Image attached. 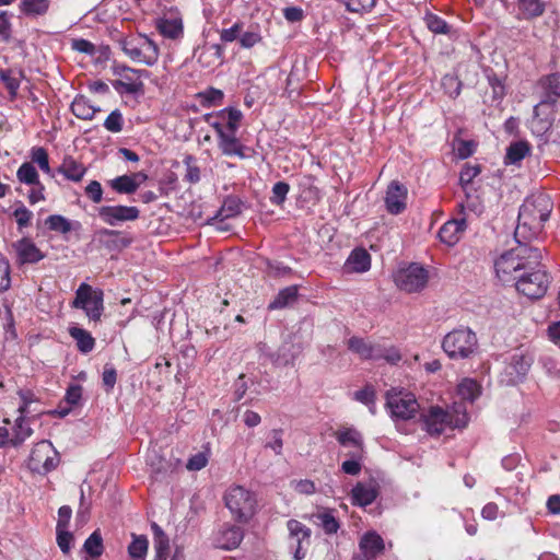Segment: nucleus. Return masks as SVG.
<instances>
[{"instance_id":"nucleus-38","label":"nucleus","mask_w":560,"mask_h":560,"mask_svg":"<svg viewBox=\"0 0 560 560\" xmlns=\"http://www.w3.org/2000/svg\"><path fill=\"white\" fill-rule=\"evenodd\" d=\"M148 547L149 541L144 535L132 534V541L128 546V553L133 560H144Z\"/></svg>"},{"instance_id":"nucleus-61","label":"nucleus","mask_w":560,"mask_h":560,"mask_svg":"<svg viewBox=\"0 0 560 560\" xmlns=\"http://www.w3.org/2000/svg\"><path fill=\"white\" fill-rule=\"evenodd\" d=\"M72 534L67 529H57V542L63 553H68L71 548Z\"/></svg>"},{"instance_id":"nucleus-9","label":"nucleus","mask_w":560,"mask_h":560,"mask_svg":"<svg viewBox=\"0 0 560 560\" xmlns=\"http://www.w3.org/2000/svg\"><path fill=\"white\" fill-rule=\"evenodd\" d=\"M386 407L395 420H409L420 409V405L413 394L396 389H392L386 394Z\"/></svg>"},{"instance_id":"nucleus-22","label":"nucleus","mask_w":560,"mask_h":560,"mask_svg":"<svg viewBox=\"0 0 560 560\" xmlns=\"http://www.w3.org/2000/svg\"><path fill=\"white\" fill-rule=\"evenodd\" d=\"M218 147L223 155L237 156L238 159L246 158L245 145L236 137V133L231 131L222 133L221 137L218 138Z\"/></svg>"},{"instance_id":"nucleus-5","label":"nucleus","mask_w":560,"mask_h":560,"mask_svg":"<svg viewBox=\"0 0 560 560\" xmlns=\"http://www.w3.org/2000/svg\"><path fill=\"white\" fill-rule=\"evenodd\" d=\"M442 347L451 359H467L476 352L478 339L469 328L454 329L444 337Z\"/></svg>"},{"instance_id":"nucleus-55","label":"nucleus","mask_w":560,"mask_h":560,"mask_svg":"<svg viewBox=\"0 0 560 560\" xmlns=\"http://www.w3.org/2000/svg\"><path fill=\"white\" fill-rule=\"evenodd\" d=\"M238 39H240V45L243 48L248 49V48L254 47L258 43H260L262 37L259 32L249 31V32H244V33L242 32Z\"/></svg>"},{"instance_id":"nucleus-62","label":"nucleus","mask_w":560,"mask_h":560,"mask_svg":"<svg viewBox=\"0 0 560 560\" xmlns=\"http://www.w3.org/2000/svg\"><path fill=\"white\" fill-rule=\"evenodd\" d=\"M160 535L154 538V548L156 551V556L159 559H162L165 557V553L168 549V539L165 536V534L162 532V529H159Z\"/></svg>"},{"instance_id":"nucleus-16","label":"nucleus","mask_w":560,"mask_h":560,"mask_svg":"<svg viewBox=\"0 0 560 560\" xmlns=\"http://www.w3.org/2000/svg\"><path fill=\"white\" fill-rule=\"evenodd\" d=\"M287 527L290 538L296 544L294 559L301 560L305 557L306 547L310 545L311 529L296 520H290Z\"/></svg>"},{"instance_id":"nucleus-44","label":"nucleus","mask_w":560,"mask_h":560,"mask_svg":"<svg viewBox=\"0 0 560 560\" xmlns=\"http://www.w3.org/2000/svg\"><path fill=\"white\" fill-rule=\"evenodd\" d=\"M83 548L91 557H100L103 553V538L98 532H94L85 540Z\"/></svg>"},{"instance_id":"nucleus-26","label":"nucleus","mask_w":560,"mask_h":560,"mask_svg":"<svg viewBox=\"0 0 560 560\" xmlns=\"http://www.w3.org/2000/svg\"><path fill=\"white\" fill-rule=\"evenodd\" d=\"M377 497V489L372 483L358 482L351 491V501L354 505L366 506Z\"/></svg>"},{"instance_id":"nucleus-3","label":"nucleus","mask_w":560,"mask_h":560,"mask_svg":"<svg viewBox=\"0 0 560 560\" xmlns=\"http://www.w3.org/2000/svg\"><path fill=\"white\" fill-rule=\"evenodd\" d=\"M420 420L430 435H440L448 429L465 428L469 418L463 404H454L451 409L431 406L421 413Z\"/></svg>"},{"instance_id":"nucleus-6","label":"nucleus","mask_w":560,"mask_h":560,"mask_svg":"<svg viewBox=\"0 0 560 560\" xmlns=\"http://www.w3.org/2000/svg\"><path fill=\"white\" fill-rule=\"evenodd\" d=\"M224 501L233 517L240 522H247L255 514L257 500L254 493L242 486L228 489Z\"/></svg>"},{"instance_id":"nucleus-13","label":"nucleus","mask_w":560,"mask_h":560,"mask_svg":"<svg viewBox=\"0 0 560 560\" xmlns=\"http://www.w3.org/2000/svg\"><path fill=\"white\" fill-rule=\"evenodd\" d=\"M139 209L133 206H102L98 209L101 220L110 226L121 222L135 221L139 218Z\"/></svg>"},{"instance_id":"nucleus-43","label":"nucleus","mask_w":560,"mask_h":560,"mask_svg":"<svg viewBox=\"0 0 560 560\" xmlns=\"http://www.w3.org/2000/svg\"><path fill=\"white\" fill-rule=\"evenodd\" d=\"M46 225L49 230L56 231L62 234H67L72 230V223L60 214H52L46 219Z\"/></svg>"},{"instance_id":"nucleus-42","label":"nucleus","mask_w":560,"mask_h":560,"mask_svg":"<svg viewBox=\"0 0 560 560\" xmlns=\"http://www.w3.org/2000/svg\"><path fill=\"white\" fill-rule=\"evenodd\" d=\"M33 431L32 429L25 423L23 417H19L16 419V423L14 427V434L12 439L10 440V443L13 446H18L22 444L27 438L32 435Z\"/></svg>"},{"instance_id":"nucleus-15","label":"nucleus","mask_w":560,"mask_h":560,"mask_svg":"<svg viewBox=\"0 0 560 560\" xmlns=\"http://www.w3.org/2000/svg\"><path fill=\"white\" fill-rule=\"evenodd\" d=\"M407 188L397 180H393L387 189L385 195V206L386 210L390 214H399L405 211L407 207Z\"/></svg>"},{"instance_id":"nucleus-33","label":"nucleus","mask_w":560,"mask_h":560,"mask_svg":"<svg viewBox=\"0 0 560 560\" xmlns=\"http://www.w3.org/2000/svg\"><path fill=\"white\" fill-rule=\"evenodd\" d=\"M348 267L355 272H364L371 266V258L365 249H354L347 260Z\"/></svg>"},{"instance_id":"nucleus-31","label":"nucleus","mask_w":560,"mask_h":560,"mask_svg":"<svg viewBox=\"0 0 560 560\" xmlns=\"http://www.w3.org/2000/svg\"><path fill=\"white\" fill-rule=\"evenodd\" d=\"M50 5V0H21L20 11L26 16L36 18L45 15Z\"/></svg>"},{"instance_id":"nucleus-19","label":"nucleus","mask_w":560,"mask_h":560,"mask_svg":"<svg viewBox=\"0 0 560 560\" xmlns=\"http://www.w3.org/2000/svg\"><path fill=\"white\" fill-rule=\"evenodd\" d=\"M243 539V530L236 525H224L218 530L214 544L218 548L231 550L238 547Z\"/></svg>"},{"instance_id":"nucleus-51","label":"nucleus","mask_w":560,"mask_h":560,"mask_svg":"<svg viewBox=\"0 0 560 560\" xmlns=\"http://www.w3.org/2000/svg\"><path fill=\"white\" fill-rule=\"evenodd\" d=\"M290 190V186L285 182H278L272 187V197L270 198L271 202L275 205H282L287 198V195Z\"/></svg>"},{"instance_id":"nucleus-63","label":"nucleus","mask_w":560,"mask_h":560,"mask_svg":"<svg viewBox=\"0 0 560 560\" xmlns=\"http://www.w3.org/2000/svg\"><path fill=\"white\" fill-rule=\"evenodd\" d=\"M207 463V456L203 453H197L188 459L186 468L188 470H200L206 467Z\"/></svg>"},{"instance_id":"nucleus-12","label":"nucleus","mask_w":560,"mask_h":560,"mask_svg":"<svg viewBox=\"0 0 560 560\" xmlns=\"http://www.w3.org/2000/svg\"><path fill=\"white\" fill-rule=\"evenodd\" d=\"M115 74L118 77L113 82L114 89L119 93L138 94L143 92V70H136L129 67H117Z\"/></svg>"},{"instance_id":"nucleus-52","label":"nucleus","mask_w":560,"mask_h":560,"mask_svg":"<svg viewBox=\"0 0 560 560\" xmlns=\"http://www.w3.org/2000/svg\"><path fill=\"white\" fill-rule=\"evenodd\" d=\"M199 97L205 105H217L223 100V92L214 88H209L206 91L200 92Z\"/></svg>"},{"instance_id":"nucleus-32","label":"nucleus","mask_w":560,"mask_h":560,"mask_svg":"<svg viewBox=\"0 0 560 560\" xmlns=\"http://www.w3.org/2000/svg\"><path fill=\"white\" fill-rule=\"evenodd\" d=\"M69 334L77 341L78 349L81 352L88 353L93 350L95 340L88 330L79 327H71L69 329Z\"/></svg>"},{"instance_id":"nucleus-50","label":"nucleus","mask_w":560,"mask_h":560,"mask_svg":"<svg viewBox=\"0 0 560 560\" xmlns=\"http://www.w3.org/2000/svg\"><path fill=\"white\" fill-rule=\"evenodd\" d=\"M376 0H346V8L350 12L365 13L371 11L375 5Z\"/></svg>"},{"instance_id":"nucleus-10","label":"nucleus","mask_w":560,"mask_h":560,"mask_svg":"<svg viewBox=\"0 0 560 560\" xmlns=\"http://www.w3.org/2000/svg\"><path fill=\"white\" fill-rule=\"evenodd\" d=\"M59 454L49 441H40L33 447L27 467L33 472L45 475L57 467Z\"/></svg>"},{"instance_id":"nucleus-37","label":"nucleus","mask_w":560,"mask_h":560,"mask_svg":"<svg viewBox=\"0 0 560 560\" xmlns=\"http://www.w3.org/2000/svg\"><path fill=\"white\" fill-rule=\"evenodd\" d=\"M298 298V287L290 285L281 290L275 300L269 304L271 310L283 308L293 303Z\"/></svg>"},{"instance_id":"nucleus-35","label":"nucleus","mask_w":560,"mask_h":560,"mask_svg":"<svg viewBox=\"0 0 560 560\" xmlns=\"http://www.w3.org/2000/svg\"><path fill=\"white\" fill-rule=\"evenodd\" d=\"M517 8L523 19H532L544 13L545 2L542 0H518Z\"/></svg>"},{"instance_id":"nucleus-36","label":"nucleus","mask_w":560,"mask_h":560,"mask_svg":"<svg viewBox=\"0 0 560 560\" xmlns=\"http://www.w3.org/2000/svg\"><path fill=\"white\" fill-rule=\"evenodd\" d=\"M241 212V206L237 199L228 198L224 200L218 213L211 219V224L217 221H224L225 219L234 218Z\"/></svg>"},{"instance_id":"nucleus-48","label":"nucleus","mask_w":560,"mask_h":560,"mask_svg":"<svg viewBox=\"0 0 560 560\" xmlns=\"http://www.w3.org/2000/svg\"><path fill=\"white\" fill-rule=\"evenodd\" d=\"M32 161L36 163L39 168L46 174H50L51 170L49 166V160L47 151L44 148H33L31 154Z\"/></svg>"},{"instance_id":"nucleus-53","label":"nucleus","mask_w":560,"mask_h":560,"mask_svg":"<svg viewBox=\"0 0 560 560\" xmlns=\"http://www.w3.org/2000/svg\"><path fill=\"white\" fill-rule=\"evenodd\" d=\"M0 79L4 83L5 88L10 92L12 96L16 95V92L20 88V81L18 78L12 75V72L10 70H1L0 71Z\"/></svg>"},{"instance_id":"nucleus-54","label":"nucleus","mask_w":560,"mask_h":560,"mask_svg":"<svg viewBox=\"0 0 560 560\" xmlns=\"http://www.w3.org/2000/svg\"><path fill=\"white\" fill-rule=\"evenodd\" d=\"M243 31V23H235L229 28H223L220 31V39L224 43H232L235 39L240 38V35Z\"/></svg>"},{"instance_id":"nucleus-29","label":"nucleus","mask_w":560,"mask_h":560,"mask_svg":"<svg viewBox=\"0 0 560 560\" xmlns=\"http://www.w3.org/2000/svg\"><path fill=\"white\" fill-rule=\"evenodd\" d=\"M160 33L167 38L176 39L183 34V23L179 18H162L156 22Z\"/></svg>"},{"instance_id":"nucleus-18","label":"nucleus","mask_w":560,"mask_h":560,"mask_svg":"<svg viewBox=\"0 0 560 560\" xmlns=\"http://www.w3.org/2000/svg\"><path fill=\"white\" fill-rule=\"evenodd\" d=\"M148 179L143 172L118 176L109 182V186L118 194H133Z\"/></svg>"},{"instance_id":"nucleus-14","label":"nucleus","mask_w":560,"mask_h":560,"mask_svg":"<svg viewBox=\"0 0 560 560\" xmlns=\"http://www.w3.org/2000/svg\"><path fill=\"white\" fill-rule=\"evenodd\" d=\"M338 443L349 451L346 456L359 457L364 455V442L362 434L354 428H341L334 433Z\"/></svg>"},{"instance_id":"nucleus-47","label":"nucleus","mask_w":560,"mask_h":560,"mask_svg":"<svg viewBox=\"0 0 560 560\" xmlns=\"http://www.w3.org/2000/svg\"><path fill=\"white\" fill-rule=\"evenodd\" d=\"M124 118L122 114L119 109L113 110L104 121V127L106 130L117 133L122 130Z\"/></svg>"},{"instance_id":"nucleus-17","label":"nucleus","mask_w":560,"mask_h":560,"mask_svg":"<svg viewBox=\"0 0 560 560\" xmlns=\"http://www.w3.org/2000/svg\"><path fill=\"white\" fill-rule=\"evenodd\" d=\"M96 240L101 247L109 252H119L128 247L131 240L122 232L109 229H102L96 232Z\"/></svg>"},{"instance_id":"nucleus-49","label":"nucleus","mask_w":560,"mask_h":560,"mask_svg":"<svg viewBox=\"0 0 560 560\" xmlns=\"http://www.w3.org/2000/svg\"><path fill=\"white\" fill-rule=\"evenodd\" d=\"M349 459L345 460L341 464V470L350 476H358L362 469V460L364 455H360L359 457L348 456Z\"/></svg>"},{"instance_id":"nucleus-59","label":"nucleus","mask_w":560,"mask_h":560,"mask_svg":"<svg viewBox=\"0 0 560 560\" xmlns=\"http://www.w3.org/2000/svg\"><path fill=\"white\" fill-rule=\"evenodd\" d=\"M185 164H186V175H185V178L189 183H197V182H199V179H200V170L195 164L194 159L191 156H187L185 159Z\"/></svg>"},{"instance_id":"nucleus-2","label":"nucleus","mask_w":560,"mask_h":560,"mask_svg":"<svg viewBox=\"0 0 560 560\" xmlns=\"http://www.w3.org/2000/svg\"><path fill=\"white\" fill-rule=\"evenodd\" d=\"M517 242L521 243L520 238ZM541 258L540 249L520 244L517 247L503 253L495 260L497 276L502 282L516 280L517 276L524 270L537 268Z\"/></svg>"},{"instance_id":"nucleus-64","label":"nucleus","mask_w":560,"mask_h":560,"mask_svg":"<svg viewBox=\"0 0 560 560\" xmlns=\"http://www.w3.org/2000/svg\"><path fill=\"white\" fill-rule=\"evenodd\" d=\"M546 88L551 94L560 96V73L547 77Z\"/></svg>"},{"instance_id":"nucleus-27","label":"nucleus","mask_w":560,"mask_h":560,"mask_svg":"<svg viewBox=\"0 0 560 560\" xmlns=\"http://www.w3.org/2000/svg\"><path fill=\"white\" fill-rule=\"evenodd\" d=\"M348 348L352 352L359 354L363 360H377L380 359L378 347L366 342L359 337H352L348 340Z\"/></svg>"},{"instance_id":"nucleus-1","label":"nucleus","mask_w":560,"mask_h":560,"mask_svg":"<svg viewBox=\"0 0 560 560\" xmlns=\"http://www.w3.org/2000/svg\"><path fill=\"white\" fill-rule=\"evenodd\" d=\"M552 203L547 195L539 194L528 197L518 212V224L515 229V238H530L540 233L544 223L548 221Z\"/></svg>"},{"instance_id":"nucleus-60","label":"nucleus","mask_w":560,"mask_h":560,"mask_svg":"<svg viewBox=\"0 0 560 560\" xmlns=\"http://www.w3.org/2000/svg\"><path fill=\"white\" fill-rule=\"evenodd\" d=\"M13 215L20 228L27 226L33 217L32 212L23 205L14 210Z\"/></svg>"},{"instance_id":"nucleus-24","label":"nucleus","mask_w":560,"mask_h":560,"mask_svg":"<svg viewBox=\"0 0 560 560\" xmlns=\"http://www.w3.org/2000/svg\"><path fill=\"white\" fill-rule=\"evenodd\" d=\"M550 112L551 106L548 102H541L534 107V117L530 125L535 132L541 135L551 127L553 118L549 117Z\"/></svg>"},{"instance_id":"nucleus-30","label":"nucleus","mask_w":560,"mask_h":560,"mask_svg":"<svg viewBox=\"0 0 560 560\" xmlns=\"http://www.w3.org/2000/svg\"><path fill=\"white\" fill-rule=\"evenodd\" d=\"M71 110L75 117L90 120L100 108H95L85 96L79 95L73 100Z\"/></svg>"},{"instance_id":"nucleus-56","label":"nucleus","mask_w":560,"mask_h":560,"mask_svg":"<svg viewBox=\"0 0 560 560\" xmlns=\"http://www.w3.org/2000/svg\"><path fill=\"white\" fill-rule=\"evenodd\" d=\"M10 264L8 259L0 255V291H5L10 288Z\"/></svg>"},{"instance_id":"nucleus-21","label":"nucleus","mask_w":560,"mask_h":560,"mask_svg":"<svg viewBox=\"0 0 560 560\" xmlns=\"http://www.w3.org/2000/svg\"><path fill=\"white\" fill-rule=\"evenodd\" d=\"M12 246L16 253L18 262L20 265L35 264L44 258V255L36 245L27 238L20 240L13 243Z\"/></svg>"},{"instance_id":"nucleus-34","label":"nucleus","mask_w":560,"mask_h":560,"mask_svg":"<svg viewBox=\"0 0 560 560\" xmlns=\"http://www.w3.org/2000/svg\"><path fill=\"white\" fill-rule=\"evenodd\" d=\"M529 144L526 141L513 142L506 149L505 164H517L529 153Z\"/></svg>"},{"instance_id":"nucleus-39","label":"nucleus","mask_w":560,"mask_h":560,"mask_svg":"<svg viewBox=\"0 0 560 560\" xmlns=\"http://www.w3.org/2000/svg\"><path fill=\"white\" fill-rule=\"evenodd\" d=\"M242 117V112L236 108H225L219 113V118L224 120L226 131H231L233 133H236Z\"/></svg>"},{"instance_id":"nucleus-28","label":"nucleus","mask_w":560,"mask_h":560,"mask_svg":"<svg viewBox=\"0 0 560 560\" xmlns=\"http://www.w3.org/2000/svg\"><path fill=\"white\" fill-rule=\"evenodd\" d=\"M58 172L69 180L80 182L83 178L86 168L73 158L68 156L63 159Z\"/></svg>"},{"instance_id":"nucleus-20","label":"nucleus","mask_w":560,"mask_h":560,"mask_svg":"<svg viewBox=\"0 0 560 560\" xmlns=\"http://www.w3.org/2000/svg\"><path fill=\"white\" fill-rule=\"evenodd\" d=\"M533 364V358L527 354H515L505 368V373L510 377L511 383L521 382L528 373Z\"/></svg>"},{"instance_id":"nucleus-25","label":"nucleus","mask_w":560,"mask_h":560,"mask_svg":"<svg viewBox=\"0 0 560 560\" xmlns=\"http://www.w3.org/2000/svg\"><path fill=\"white\" fill-rule=\"evenodd\" d=\"M363 556L375 559L385 548L383 538L375 532L364 534L359 542Z\"/></svg>"},{"instance_id":"nucleus-40","label":"nucleus","mask_w":560,"mask_h":560,"mask_svg":"<svg viewBox=\"0 0 560 560\" xmlns=\"http://www.w3.org/2000/svg\"><path fill=\"white\" fill-rule=\"evenodd\" d=\"M457 392L462 399L472 401L479 396L480 386L476 381L471 378H465L459 383Z\"/></svg>"},{"instance_id":"nucleus-8","label":"nucleus","mask_w":560,"mask_h":560,"mask_svg":"<svg viewBox=\"0 0 560 560\" xmlns=\"http://www.w3.org/2000/svg\"><path fill=\"white\" fill-rule=\"evenodd\" d=\"M72 307L83 310L89 319L98 322L104 312V293L88 283H81L75 291Z\"/></svg>"},{"instance_id":"nucleus-11","label":"nucleus","mask_w":560,"mask_h":560,"mask_svg":"<svg viewBox=\"0 0 560 560\" xmlns=\"http://www.w3.org/2000/svg\"><path fill=\"white\" fill-rule=\"evenodd\" d=\"M394 280L400 290L413 293L425 288L429 273L422 266L410 264L407 267L399 268L394 275Z\"/></svg>"},{"instance_id":"nucleus-45","label":"nucleus","mask_w":560,"mask_h":560,"mask_svg":"<svg viewBox=\"0 0 560 560\" xmlns=\"http://www.w3.org/2000/svg\"><path fill=\"white\" fill-rule=\"evenodd\" d=\"M424 21L428 28L435 34H447L450 32L447 23L435 14H427Z\"/></svg>"},{"instance_id":"nucleus-7","label":"nucleus","mask_w":560,"mask_h":560,"mask_svg":"<svg viewBox=\"0 0 560 560\" xmlns=\"http://www.w3.org/2000/svg\"><path fill=\"white\" fill-rule=\"evenodd\" d=\"M549 283V277L542 268L540 260L537 268L527 269L520 273L515 285L517 291L525 296L529 299H540L546 294Z\"/></svg>"},{"instance_id":"nucleus-23","label":"nucleus","mask_w":560,"mask_h":560,"mask_svg":"<svg viewBox=\"0 0 560 560\" xmlns=\"http://www.w3.org/2000/svg\"><path fill=\"white\" fill-rule=\"evenodd\" d=\"M465 229V219L450 220L440 229L439 237L444 244L453 246L460 240Z\"/></svg>"},{"instance_id":"nucleus-4","label":"nucleus","mask_w":560,"mask_h":560,"mask_svg":"<svg viewBox=\"0 0 560 560\" xmlns=\"http://www.w3.org/2000/svg\"><path fill=\"white\" fill-rule=\"evenodd\" d=\"M120 47L132 61L145 66H154L160 56L158 45L147 35L135 34L124 37Z\"/></svg>"},{"instance_id":"nucleus-46","label":"nucleus","mask_w":560,"mask_h":560,"mask_svg":"<svg viewBox=\"0 0 560 560\" xmlns=\"http://www.w3.org/2000/svg\"><path fill=\"white\" fill-rule=\"evenodd\" d=\"M317 518L320 522V526L324 532L328 535L336 534L340 527L337 518L329 512L317 514Z\"/></svg>"},{"instance_id":"nucleus-41","label":"nucleus","mask_w":560,"mask_h":560,"mask_svg":"<svg viewBox=\"0 0 560 560\" xmlns=\"http://www.w3.org/2000/svg\"><path fill=\"white\" fill-rule=\"evenodd\" d=\"M16 177L21 183L27 184V185H35L40 183L39 176L32 163L25 162L23 163L18 172Z\"/></svg>"},{"instance_id":"nucleus-58","label":"nucleus","mask_w":560,"mask_h":560,"mask_svg":"<svg viewBox=\"0 0 560 560\" xmlns=\"http://www.w3.org/2000/svg\"><path fill=\"white\" fill-rule=\"evenodd\" d=\"M85 195L94 202L98 203L103 199V188L100 182L92 180L85 187Z\"/></svg>"},{"instance_id":"nucleus-57","label":"nucleus","mask_w":560,"mask_h":560,"mask_svg":"<svg viewBox=\"0 0 560 560\" xmlns=\"http://www.w3.org/2000/svg\"><path fill=\"white\" fill-rule=\"evenodd\" d=\"M480 173V167L478 165H465L460 171L459 182L463 187L469 185L476 176Z\"/></svg>"}]
</instances>
